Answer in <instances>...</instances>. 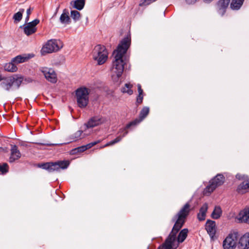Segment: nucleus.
I'll list each match as a JSON object with an SVG mask.
<instances>
[{"mask_svg":"<svg viewBox=\"0 0 249 249\" xmlns=\"http://www.w3.org/2000/svg\"><path fill=\"white\" fill-rule=\"evenodd\" d=\"M225 181V177L221 174H218L209 182V184L204 189V193L206 195L210 194L217 187L222 185Z\"/></svg>","mask_w":249,"mask_h":249,"instance_id":"nucleus-8","label":"nucleus"},{"mask_svg":"<svg viewBox=\"0 0 249 249\" xmlns=\"http://www.w3.org/2000/svg\"><path fill=\"white\" fill-rule=\"evenodd\" d=\"M70 161L69 160H57L55 162H47L38 163L37 166L47 170L49 173L59 172L60 170H64L69 166Z\"/></svg>","mask_w":249,"mask_h":249,"instance_id":"nucleus-3","label":"nucleus"},{"mask_svg":"<svg viewBox=\"0 0 249 249\" xmlns=\"http://www.w3.org/2000/svg\"><path fill=\"white\" fill-rule=\"evenodd\" d=\"M100 142L101 141L100 140H98L93 142H90L86 145H85V147L87 148V149H90L92 146Z\"/></svg>","mask_w":249,"mask_h":249,"instance_id":"nucleus-39","label":"nucleus"},{"mask_svg":"<svg viewBox=\"0 0 249 249\" xmlns=\"http://www.w3.org/2000/svg\"><path fill=\"white\" fill-rule=\"evenodd\" d=\"M102 123L101 118L99 116L91 117L85 125L87 128H92Z\"/></svg>","mask_w":249,"mask_h":249,"instance_id":"nucleus-19","label":"nucleus"},{"mask_svg":"<svg viewBox=\"0 0 249 249\" xmlns=\"http://www.w3.org/2000/svg\"><path fill=\"white\" fill-rule=\"evenodd\" d=\"M10 82L12 86L16 87V89H19L22 82H24L23 76L19 74H15L9 77Z\"/></svg>","mask_w":249,"mask_h":249,"instance_id":"nucleus-16","label":"nucleus"},{"mask_svg":"<svg viewBox=\"0 0 249 249\" xmlns=\"http://www.w3.org/2000/svg\"><path fill=\"white\" fill-rule=\"evenodd\" d=\"M3 82H1L0 85L2 88L7 91H9L12 87L11 84L10 82V78L5 77Z\"/></svg>","mask_w":249,"mask_h":249,"instance_id":"nucleus-32","label":"nucleus"},{"mask_svg":"<svg viewBox=\"0 0 249 249\" xmlns=\"http://www.w3.org/2000/svg\"><path fill=\"white\" fill-rule=\"evenodd\" d=\"M137 87H138V91L139 92L138 95H143V92L142 89L141 85L140 84H138L137 85Z\"/></svg>","mask_w":249,"mask_h":249,"instance_id":"nucleus-44","label":"nucleus"},{"mask_svg":"<svg viewBox=\"0 0 249 249\" xmlns=\"http://www.w3.org/2000/svg\"><path fill=\"white\" fill-rule=\"evenodd\" d=\"M231 0H219L216 4V11L221 16L225 14Z\"/></svg>","mask_w":249,"mask_h":249,"instance_id":"nucleus-13","label":"nucleus"},{"mask_svg":"<svg viewBox=\"0 0 249 249\" xmlns=\"http://www.w3.org/2000/svg\"><path fill=\"white\" fill-rule=\"evenodd\" d=\"M38 19H35L33 21L27 23L26 24L21 26V28H23L24 34L27 36L35 33L37 31L36 26L39 23Z\"/></svg>","mask_w":249,"mask_h":249,"instance_id":"nucleus-11","label":"nucleus"},{"mask_svg":"<svg viewBox=\"0 0 249 249\" xmlns=\"http://www.w3.org/2000/svg\"><path fill=\"white\" fill-rule=\"evenodd\" d=\"M126 129H125V127L123 128L122 129V132H124V133L122 136H118L114 140L107 143L105 145H103L101 148H103L107 146H111L120 142L122 140V138L125 137L128 134V131L126 130Z\"/></svg>","mask_w":249,"mask_h":249,"instance_id":"nucleus-25","label":"nucleus"},{"mask_svg":"<svg viewBox=\"0 0 249 249\" xmlns=\"http://www.w3.org/2000/svg\"><path fill=\"white\" fill-rule=\"evenodd\" d=\"M29 17H30V16H28V15H27V16H26V18H25V22H27L29 21Z\"/></svg>","mask_w":249,"mask_h":249,"instance_id":"nucleus-50","label":"nucleus"},{"mask_svg":"<svg viewBox=\"0 0 249 249\" xmlns=\"http://www.w3.org/2000/svg\"><path fill=\"white\" fill-rule=\"evenodd\" d=\"M249 189V183L248 180L242 182L239 184L236 189L237 192L240 194H244L246 190Z\"/></svg>","mask_w":249,"mask_h":249,"instance_id":"nucleus-28","label":"nucleus"},{"mask_svg":"<svg viewBox=\"0 0 249 249\" xmlns=\"http://www.w3.org/2000/svg\"><path fill=\"white\" fill-rule=\"evenodd\" d=\"M73 8L81 10H82L85 3V0H76L74 1Z\"/></svg>","mask_w":249,"mask_h":249,"instance_id":"nucleus-33","label":"nucleus"},{"mask_svg":"<svg viewBox=\"0 0 249 249\" xmlns=\"http://www.w3.org/2000/svg\"><path fill=\"white\" fill-rule=\"evenodd\" d=\"M77 153H79L77 149V148H75L74 149H72L70 151V154L71 155H75Z\"/></svg>","mask_w":249,"mask_h":249,"instance_id":"nucleus-46","label":"nucleus"},{"mask_svg":"<svg viewBox=\"0 0 249 249\" xmlns=\"http://www.w3.org/2000/svg\"><path fill=\"white\" fill-rule=\"evenodd\" d=\"M238 217L241 222L249 224V206L240 212Z\"/></svg>","mask_w":249,"mask_h":249,"instance_id":"nucleus-17","label":"nucleus"},{"mask_svg":"<svg viewBox=\"0 0 249 249\" xmlns=\"http://www.w3.org/2000/svg\"><path fill=\"white\" fill-rule=\"evenodd\" d=\"M71 17L74 20H77L79 19L80 17V13L76 10H71Z\"/></svg>","mask_w":249,"mask_h":249,"instance_id":"nucleus-37","label":"nucleus"},{"mask_svg":"<svg viewBox=\"0 0 249 249\" xmlns=\"http://www.w3.org/2000/svg\"><path fill=\"white\" fill-rule=\"evenodd\" d=\"M248 182H249V178L248 179Z\"/></svg>","mask_w":249,"mask_h":249,"instance_id":"nucleus-54","label":"nucleus"},{"mask_svg":"<svg viewBox=\"0 0 249 249\" xmlns=\"http://www.w3.org/2000/svg\"><path fill=\"white\" fill-rule=\"evenodd\" d=\"M59 20L63 24H68L71 23V18L69 16L68 10L66 9H64L63 13L60 16Z\"/></svg>","mask_w":249,"mask_h":249,"instance_id":"nucleus-26","label":"nucleus"},{"mask_svg":"<svg viewBox=\"0 0 249 249\" xmlns=\"http://www.w3.org/2000/svg\"><path fill=\"white\" fill-rule=\"evenodd\" d=\"M240 234L237 231H231L224 240L223 247L224 249H234L239 243Z\"/></svg>","mask_w":249,"mask_h":249,"instance_id":"nucleus-6","label":"nucleus"},{"mask_svg":"<svg viewBox=\"0 0 249 249\" xmlns=\"http://www.w3.org/2000/svg\"><path fill=\"white\" fill-rule=\"evenodd\" d=\"M24 12V9L20 8L19 9V11H18V12H20L22 14V15Z\"/></svg>","mask_w":249,"mask_h":249,"instance_id":"nucleus-49","label":"nucleus"},{"mask_svg":"<svg viewBox=\"0 0 249 249\" xmlns=\"http://www.w3.org/2000/svg\"><path fill=\"white\" fill-rule=\"evenodd\" d=\"M222 210L220 206H215L213 210L211 217L214 219H217L221 216L222 214Z\"/></svg>","mask_w":249,"mask_h":249,"instance_id":"nucleus-31","label":"nucleus"},{"mask_svg":"<svg viewBox=\"0 0 249 249\" xmlns=\"http://www.w3.org/2000/svg\"><path fill=\"white\" fill-rule=\"evenodd\" d=\"M9 171V166L7 163H0V172L1 174L5 175Z\"/></svg>","mask_w":249,"mask_h":249,"instance_id":"nucleus-36","label":"nucleus"},{"mask_svg":"<svg viewBox=\"0 0 249 249\" xmlns=\"http://www.w3.org/2000/svg\"><path fill=\"white\" fill-rule=\"evenodd\" d=\"M89 93L90 90L85 87L79 88L75 90V98L79 107L84 108L88 106Z\"/></svg>","mask_w":249,"mask_h":249,"instance_id":"nucleus-4","label":"nucleus"},{"mask_svg":"<svg viewBox=\"0 0 249 249\" xmlns=\"http://www.w3.org/2000/svg\"><path fill=\"white\" fill-rule=\"evenodd\" d=\"M239 238V244L240 246L243 249H248L249 248V232L246 233Z\"/></svg>","mask_w":249,"mask_h":249,"instance_id":"nucleus-22","label":"nucleus"},{"mask_svg":"<svg viewBox=\"0 0 249 249\" xmlns=\"http://www.w3.org/2000/svg\"><path fill=\"white\" fill-rule=\"evenodd\" d=\"M33 10V8H31L30 7L28 9H27L26 14L28 16H30Z\"/></svg>","mask_w":249,"mask_h":249,"instance_id":"nucleus-47","label":"nucleus"},{"mask_svg":"<svg viewBox=\"0 0 249 249\" xmlns=\"http://www.w3.org/2000/svg\"><path fill=\"white\" fill-rule=\"evenodd\" d=\"M92 54L93 59L97 62H106L108 53L105 46L99 44L94 47Z\"/></svg>","mask_w":249,"mask_h":249,"instance_id":"nucleus-5","label":"nucleus"},{"mask_svg":"<svg viewBox=\"0 0 249 249\" xmlns=\"http://www.w3.org/2000/svg\"><path fill=\"white\" fill-rule=\"evenodd\" d=\"M79 153H82L87 150V148L85 147V145H82L78 147H76Z\"/></svg>","mask_w":249,"mask_h":249,"instance_id":"nucleus-41","label":"nucleus"},{"mask_svg":"<svg viewBox=\"0 0 249 249\" xmlns=\"http://www.w3.org/2000/svg\"><path fill=\"white\" fill-rule=\"evenodd\" d=\"M196 0H186V1L188 4H191L195 3Z\"/></svg>","mask_w":249,"mask_h":249,"instance_id":"nucleus-48","label":"nucleus"},{"mask_svg":"<svg viewBox=\"0 0 249 249\" xmlns=\"http://www.w3.org/2000/svg\"><path fill=\"white\" fill-rule=\"evenodd\" d=\"M244 0H232L230 7L232 10H239L243 5Z\"/></svg>","mask_w":249,"mask_h":249,"instance_id":"nucleus-30","label":"nucleus"},{"mask_svg":"<svg viewBox=\"0 0 249 249\" xmlns=\"http://www.w3.org/2000/svg\"><path fill=\"white\" fill-rule=\"evenodd\" d=\"M208 209V204L205 203L200 208L197 217L199 221H202L205 219L206 213Z\"/></svg>","mask_w":249,"mask_h":249,"instance_id":"nucleus-21","label":"nucleus"},{"mask_svg":"<svg viewBox=\"0 0 249 249\" xmlns=\"http://www.w3.org/2000/svg\"><path fill=\"white\" fill-rule=\"evenodd\" d=\"M176 235L169 234L163 243L157 249H176L178 245H175Z\"/></svg>","mask_w":249,"mask_h":249,"instance_id":"nucleus-10","label":"nucleus"},{"mask_svg":"<svg viewBox=\"0 0 249 249\" xmlns=\"http://www.w3.org/2000/svg\"><path fill=\"white\" fill-rule=\"evenodd\" d=\"M13 18L15 20V22H18L22 19V14L20 12H17L14 15Z\"/></svg>","mask_w":249,"mask_h":249,"instance_id":"nucleus-38","label":"nucleus"},{"mask_svg":"<svg viewBox=\"0 0 249 249\" xmlns=\"http://www.w3.org/2000/svg\"><path fill=\"white\" fill-rule=\"evenodd\" d=\"M18 63H5L4 65V70L5 71L10 72H16L18 68L17 67Z\"/></svg>","mask_w":249,"mask_h":249,"instance_id":"nucleus-29","label":"nucleus"},{"mask_svg":"<svg viewBox=\"0 0 249 249\" xmlns=\"http://www.w3.org/2000/svg\"><path fill=\"white\" fill-rule=\"evenodd\" d=\"M190 205L189 202L186 203L180 209L178 213L173 218L172 220L175 221V223L170 234L176 235L183 227L185 219L189 215L190 209Z\"/></svg>","mask_w":249,"mask_h":249,"instance_id":"nucleus-2","label":"nucleus"},{"mask_svg":"<svg viewBox=\"0 0 249 249\" xmlns=\"http://www.w3.org/2000/svg\"><path fill=\"white\" fill-rule=\"evenodd\" d=\"M188 232V230L186 228L183 229L180 231L178 237H176V241L177 240L178 241V244L177 245H178L179 243H181L184 242L187 236Z\"/></svg>","mask_w":249,"mask_h":249,"instance_id":"nucleus-27","label":"nucleus"},{"mask_svg":"<svg viewBox=\"0 0 249 249\" xmlns=\"http://www.w3.org/2000/svg\"><path fill=\"white\" fill-rule=\"evenodd\" d=\"M205 229L211 238H213L216 233V223L214 221L207 220L205 224Z\"/></svg>","mask_w":249,"mask_h":249,"instance_id":"nucleus-14","label":"nucleus"},{"mask_svg":"<svg viewBox=\"0 0 249 249\" xmlns=\"http://www.w3.org/2000/svg\"><path fill=\"white\" fill-rule=\"evenodd\" d=\"M83 133L82 130H78L73 134L70 136V139L71 140L70 142L76 141L81 138V135Z\"/></svg>","mask_w":249,"mask_h":249,"instance_id":"nucleus-34","label":"nucleus"},{"mask_svg":"<svg viewBox=\"0 0 249 249\" xmlns=\"http://www.w3.org/2000/svg\"><path fill=\"white\" fill-rule=\"evenodd\" d=\"M124 87L122 88L121 91L123 93H127L129 95H132L133 93V90L131 89L132 87V85L126 83L124 85Z\"/></svg>","mask_w":249,"mask_h":249,"instance_id":"nucleus-35","label":"nucleus"},{"mask_svg":"<svg viewBox=\"0 0 249 249\" xmlns=\"http://www.w3.org/2000/svg\"><path fill=\"white\" fill-rule=\"evenodd\" d=\"M131 44V38L129 35L122 39L117 48L112 54L113 58L112 62H127L129 61V55L127 52Z\"/></svg>","mask_w":249,"mask_h":249,"instance_id":"nucleus-1","label":"nucleus"},{"mask_svg":"<svg viewBox=\"0 0 249 249\" xmlns=\"http://www.w3.org/2000/svg\"><path fill=\"white\" fill-rule=\"evenodd\" d=\"M235 177L237 179H238L239 180H241V179H243L245 178V176L242 175L240 174H237L235 176Z\"/></svg>","mask_w":249,"mask_h":249,"instance_id":"nucleus-45","label":"nucleus"},{"mask_svg":"<svg viewBox=\"0 0 249 249\" xmlns=\"http://www.w3.org/2000/svg\"><path fill=\"white\" fill-rule=\"evenodd\" d=\"M213 0H203V1L205 2H206V3H210L211 2H212V1H213Z\"/></svg>","mask_w":249,"mask_h":249,"instance_id":"nucleus-51","label":"nucleus"},{"mask_svg":"<svg viewBox=\"0 0 249 249\" xmlns=\"http://www.w3.org/2000/svg\"><path fill=\"white\" fill-rule=\"evenodd\" d=\"M63 44L60 40L50 39L43 46L41 50V54L52 53L59 51L63 47Z\"/></svg>","mask_w":249,"mask_h":249,"instance_id":"nucleus-7","label":"nucleus"},{"mask_svg":"<svg viewBox=\"0 0 249 249\" xmlns=\"http://www.w3.org/2000/svg\"><path fill=\"white\" fill-rule=\"evenodd\" d=\"M126 129H125V127L123 128L122 129V132H124V133L122 136H118L114 140L107 143L105 145H103L101 148H103L107 146H111L120 142L122 140V138L125 137L128 134V131L126 130Z\"/></svg>","mask_w":249,"mask_h":249,"instance_id":"nucleus-24","label":"nucleus"},{"mask_svg":"<svg viewBox=\"0 0 249 249\" xmlns=\"http://www.w3.org/2000/svg\"><path fill=\"white\" fill-rule=\"evenodd\" d=\"M21 145H22V146H27V144H25V143H22L21 144Z\"/></svg>","mask_w":249,"mask_h":249,"instance_id":"nucleus-52","label":"nucleus"},{"mask_svg":"<svg viewBox=\"0 0 249 249\" xmlns=\"http://www.w3.org/2000/svg\"><path fill=\"white\" fill-rule=\"evenodd\" d=\"M126 129H125V127L123 128L122 129V132H124V133L122 136H118L114 140L107 143L105 145H103L101 148H103L107 146H111L120 142L122 140V138L125 137L128 134V131L126 130Z\"/></svg>","mask_w":249,"mask_h":249,"instance_id":"nucleus-23","label":"nucleus"},{"mask_svg":"<svg viewBox=\"0 0 249 249\" xmlns=\"http://www.w3.org/2000/svg\"><path fill=\"white\" fill-rule=\"evenodd\" d=\"M34 56L35 54L34 53L18 55L12 58L10 62H25L29 61L31 58Z\"/></svg>","mask_w":249,"mask_h":249,"instance_id":"nucleus-18","label":"nucleus"},{"mask_svg":"<svg viewBox=\"0 0 249 249\" xmlns=\"http://www.w3.org/2000/svg\"><path fill=\"white\" fill-rule=\"evenodd\" d=\"M21 154L16 145H11V154L9 159L10 163L14 162L21 157Z\"/></svg>","mask_w":249,"mask_h":249,"instance_id":"nucleus-15","label":"nucleus"},{"mask_svg":"<svg viewBox=\"0 0 249 249\" xmlns=\"http://www.w3.org/2000/svg\"><path fill=\"white\" fill-rule=\"evenodd\" d=\"M143 99V95H138L137 97V100H136V104L137 106H138L140 104H141L142 102Z\"/></svg>","mask_w":249,"mask_h":249,"instance_id":"nucleus-40","label":"nucleus"},{"mask_svg":"<svg viewBox=\"0 0 249 249\" xmlns=\"http://www.w3.org/2000/svg\"><path fill=\"white\" fill-rule=\"evenodd\" d=\"M126 63H113L112 67L113 72L116 73L117 76L120 77L121 76L124 70V66Z\"/></svg>","mask_w":249,"mask_h":249,"instance_id":"nucleus-20","label":"nucleus"},{"mask_svg":"<svg viewBox=\"0 0 249 249\" xmlns=\"http://www.w3.org/2000/svg\"><path fill=\"white\" fill-rule=\"evenodd\" d=\"M38 144L41 145H47V146H54V145H61L63 143H38Z\"/></svg>","mask_w":249,"mask_h":249,"instance_id":"nucleus-42","label":"nucleus"},{"mask_svg":"<svg viewBox=\"0 0 249 249\" xmlns=\"http://www.w3.org/2000/svg\"><path fill=\"white\" fill-rule=\"evenodd\" d=\"M23 80H24V82H22V83L24 84L31 83L33 81V79L30 77H27V78L23 77Z\"/></svg>","mask_w":249,"mask_h":249,"instance_id":"nucleus-43","label":"nucleus"},{"mask_svg":"<svg viewBox=\"0 0 249 249\" xmlns=\"http://www.w3.org/2000/svg\"><path fill=\"white\" fill-rule=\"evenodd\" d=\"M0 149H2V147H0Z\"/></svg>","mask_w":249,"mask_h":249,"instance_id":"nucleus-55","label":"nucleus"},{"mask_svg":"<svg viewBox=\"0 0 249 249\" xmlns=\"http://www.w3.org/2000/svg\"><path fill=\"white\" fill-rule=\"evenodd\" d=\"M149 108L144 107L142 108L139 114V118H136L126 124L125 129H129L132 127H135L142 122L149 114Z\"/></svg>","mask_w":249,"mask_h":249,"instance_id":"nucleus-9","label":"nucleus"},{"mask_svg":"<svg viewBox=\"0 0 249 249\" xmlns=\"http://www.w3.org/2000/svg\"><path fill=\"white\" fill-rule=\"evenodd\" d=\"M41 71L45 76V78L52 83H55L57 81L56 75L54 71L51 68H42Z\"/></svg>","mask_w":249,"mask_h":249,"instance_id":"nucleus-12","label":"nucleus"},{"mask_svg":"<svg viewBox=\"0 0 249 249\" xmlns=\"http://www.w3.org/2000/svg\"><path fill=\"white\" fill-rule=\"evenodd\" d=\"M97 64H98V65H102L103 63H97Z\"/></svg>","mask_w":249,"mask_h":249,"instance_id":"nucleus-53","label":"nucleus"}]
</instances>
